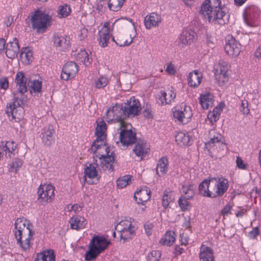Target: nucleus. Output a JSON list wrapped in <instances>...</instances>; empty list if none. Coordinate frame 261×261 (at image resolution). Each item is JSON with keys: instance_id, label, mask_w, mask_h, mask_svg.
Segmentation results:
<instances>
[{"instance_id": "obj_23", "label": "nucleus", "mask_w": 261, "mask_h": 261, "mask_svg": "<svg viewBox=\"0 0 261 261\" xmlns=\"http://www.w3.org/2000/svg\"><path fill=\"white\" fill-rule=\"evenodd\" d=\"M210 139L206 144L207 147L213 148L214 147H219L223 148L225 146V144L222 140V136L218 133H215V131L212 130L210 132Z\"/></svg>"}, {"instance_id": "obj_16", "label": "nucleus", "mask_w": 261, "mask_h": 261, "mask_svg": "<svg viewBox=\"0 0 261 261\" xmlns=\"http://www.w3.org/2000/svg\"><path fill=\"white\" fill-rule=\"evenodd\" d=\"M84 183L87 181L89 184H97L99 180L100 176L98 174L96 167L93 164H90L84 169Z\"/></svg>"}, {"instance_id": "obj_56", "label": "nucleus", "mask_w": 261, "mask_h": 261, "mask_svg": "<svg viewBox=\"0 0 261 261\" xmlns=\"http://www.w3.org/2000/svg\"><path fill=\"white\" fill-rule=\"evenodd\" d=\"M259 234V230L258 227L254 228L251 231L248 233V237L251 239H255L256 236Z\"/></svg>"}, {"instance_id": "obj_39", "label": "nucleus", "mask_w": 261, "mask_h": 261, "mask_svg": "<svg viewBox=\"0 0 261 261\" xmlns=\"http://www.w3.org/2000/svg\"><path fill=\"white\" fill-rule=\"evenodd\" d=\"M175 141L180 146H187L189 145L190 138L187 133L180 132L175 136Z\"/></svg>"}, {"instance_id": "obj_4", "label": "nucleus", "mask_w": 261, "mask_h": 261, "mask_svg": "<svg viewBox=\"0 0 261 261\" xmlns=\"http://www.w3.org/2000/svg\"><path fill=\"white\" fill-rule=\"evenodd\" d=\"M110 243V242L103 237L94 236L89 244V249L85 253V260L91 261L95 259L107 248Z\"/></svg>"}, {"instance_id": "obj_54", "label": "nucleus", "mask_w": 261, "mask_h": 261, "mask_svg": "<svg viewBox=\"0 0 261 261\" xmlns=\"http://www.w3.org/2000/svg\"><path fill=\"white\" fill-rule=\"evenodd\" d=\"M22 165V162L19 159H15L14 161L11 163V167L15 169V171H17V169L19 168Z\"/></svg>"}, {"instance_id": "obj_27", "label": "nucleus", "mask_w": 261, "mask_h": 261, "mask_svg": "<svg viewBox=\"0 0 261 261\" xmlns=\"http://www.w3.org/2000/svg\"><path fill=\"white\" fill-rule=\"evenodd\" d=\"M199 261H214L213 250L209 247L202 245L199 253Z\"/></svg>"}, {"instance_id": "obj_50", "label": "nucleus", "mask_w": 261, "mask_h": 261, "mask_svg": "<svg viewBox=\"0 0 261 261\" xmlns=\"http://www.w3.org/2000/svg\"><path fill=\"white\" fill-rule=\"evenodd\" d=\"M171 201L172 198L169 196L168 193L167 191H165L164 193L162 199V205L164 207L166 208Z\"/></svg>"}, {"instance_id": "obj_46", "label": "nucleus", "mask_w": 261, "mask_h": 261, "mask_svg": "<svg viewBox=\"0 0 261 261\" xmlns=\"http://www.w3.org/2000/svg\"><path fill=\"white\" fill-rule=\"evenodd\" d=\"M132 180V176L127 175L119 178L117 180V186L120 188H123L129 185Z\"/></svg>"}, {"instance_id": "obj_61", "label": "nucleus", "mask_w": 261, "mask_h": 261, "mask_svg": "<svg viewBox=\"0 0 261 261\" xmlns=\"http://www.w3.org/2000/svg\"><path fill=\"white\" fill-rule=\"evenodd\" d=\"M127 222H130L128 221H122L120 223H119L116 226V229L119 230L120 228H122L123 227H127L128 225H127Z\"/></svg>"}, {"instance_id": "obj_49", "label": "nucleus", "mask_w": 261, "mask_h": 261, "mask_svg": "<svg viewBox=\"0 0 261 261\" xmlns=\"http://www.w3.org/2000/svg\"><path fill=\"white\" fill-rule=\"evenodd\" d=\"M216 79L218 81L219 84L223 85L228 81V77L227 74L217 73L216 74Z\"/></svg>"}, {"instance_id": "obj_52", "label": "nucleus", "mask_w": 261, "mask_h": 261, "mask_svg": "<svg viewBox=\"0 0 261 261\" xmlns=\"http://www.w3.org/2000/svg\"><path fill=\"white\" fill-rule=\"evenodd\" d=\"M218 68L219 69H217V71L218 70H220L219 73L227 74L228 70V66L227 63L222 61L220 62Z\"/></svg>"}, {"instance_id": "obj_51", "label": "nucleus", "mask_w": 261, "mask_h": 261, "mask_svg": "<svg viewBox=\"0 0 261 261\" xmlns=\"http://www.w3.org/2000/svg\"><path fill=\"white\" fill-rule=\"evenodd\" d=\"M248 102L247 100H242L241 105L240 107V111L243 114L247 115L249 113L250 110L248 109Z\"/></svg>"}, {"instance_id": "obj_34", "label": "nucleus", "mask_w": 261, "mask_h": 261, "mask_svg": "<svg viewBox=\"0 0 261 261\" xmlns=\"http://www.w3.org/2000/svg\"><path fill=\"white\" fill-rule=\"evenodd\" d=\"M73 56L77 61L82 62L86 66L90 64L92 59L89 57L88 53L85 50L81 49L80 51L76 50L73 52Z\"/></svg>"}, {"instance_id": "obj_15", "label": "nucleus", "mask_w": 261, "mask_h": 261, "mask_svg": "<svg viewBox=\"0 0 261 261\" xmlns=\"http://www.w3.org/2000/svg\"><path fill=\"white\" fill-rule=\"evenodd\" d=\"M192 116L191 108L185 104L177 107L173 111V117L179 122L186 123Z\"/></svg>"}, {"instance_id": "obj_57", "label": "nucleus", "mask_w": 261, "mask_h": 261, "mask_svg": "<svg viewBox=\"0 0 261 261\" xmlns=\"http://www.w3.org/2000/svg\"><path fill=\"white\" fill-rule=\"evenodd\" d=\"M153 226L152 223L148 221L144 224L145 232L148 236H149L151 234V229Z\"/></svg>"}, {"instance_id": "obj_43", "label": "nucleus", "mask_w": 261, "mask_h": 261, "mask_svg": "<svg viewBox=\"0 0 261 261\" xmlns=\"http://www.w3.org/2000/svg\"><path fill=\"white\" fill-rule=\"evenodd\" d=\"M125 0H109L108 8L112 11H119L123 6Z\"/></svg>"}, {"instance_id": "obj_28", "label": "nucleus", "mask_w": 261, "mask_h": 261, "mask_svg": "<svg viewBox=\"0 0 261 261\" xmlns=\"http://www.w3.org/2000/svg\"><path fill=\"white\" fill-rule=\"evenodd\" d=\"M196 33L192 30H184L179 36L180 42L182 45L191 44L195 40Z\"/></svg>"}, {"instance_id": "obj_47", "label": "nucleus", "mask_w": 261, "mask_h": 261, "mask_svg": "<svg viewBox=\"0 0 261 261\" xmlns=\"http://www.w3.org/2000/svg\"><path fill=\"white\" fill-rule=\"evenodd\" d=\"M161 253L158 250H152L149 252L147 256V261H160Z\"/></svg>"}, {"instance_id": "obj_17", "label": "nucleus", "mask_w": 261, "mask_h": 261, "mask_svg": "<svg viewBox=\"0 0 261 261\" xmlns=\"http://www.w3.org/2000/svg\"><path fill=\"white\" fill-rule=\"evenodd\" d=\"M225 50L231 57H236L240 53L241 44L232 36H228L226 41Z\"/></svg>"}, {"instance_id": "obj_21", "label": "nucleus", "mask_w": 261, "mask_h": 261, "mask_svg": "<svg viewBox=\"0 0 261 261\" xmlns=\"http://www.w3.org/2000/svg\"><path fill=\"white\" fill-rule=\"evenodd\" d=\"M161 22V16L156 13H151L147 15L144 20L145 28L148 30L159 27Z\"/></svg>"}, {"instance_id": "obj_32", "label": "nucleus", "mask_w": 261, "mask_h": 261, "mask_svg": "<svg viewBox=\"0 0 261 261\" xmlns=\"http://www.w3.org/2000/svg\"><path fill=\"white\" fill-rule=\"evenodd\" d=\"M150 197L151 191L147 187H144L139 191H137L134 193V198L136 199H139V201H137L138 203L146 202Z\"/></svg>"}, {"instance_id": "obj_3", "label": "nucleus", "mask_w": 261, "mask_h": 261, "mask_svg": "<svg viewBox=\"0 0 261 261\" xmlns=\"http://www.w3.org/2000/svg\"><path fill=\"white\" fill-rule=\"evenodd\" d=\"M32 227L30 221L24 217L17 218L15 222V237L17 244L24 251H29L31 246V240L34 234Z\"/></svg>"}, {"instance_id": "obj_37", "label": "nucleus", "mask_w": 261, "mask_h": 261, "mask_svg": "<svg viewBox=\"0 0 261 261\" xmlns=\"http://www.w3.org/2000/svg\"><path fill=\"white\" fill-rule=\"evenodd\" d=\"M175 241V233L173 231H167L165 234L160 241L162 245L170 246L173 244Z\"/></svg>"}, {"instance_id": "obj_26", "label": "nucleus", "mask_w": 261, "mask_h": 261, "mask_svg": "<svg viewBox=\"0 0 261 261\" xmlns=\"http://www.w3.org/2000/svg\"><path fill=\"white\" fill-rule=\"evenodd\" d=\"M176 95V93L172 90H168L166 92L161 91L158 102L161 105L170 104L174 101Z\"/></svg>"}, {"instance_id": "obj_5", "label": "nucleus", "mask_w": 261, "mask_h": 261, "mask_svg": "<svg viewBox=\"0 0 261 261\" xmlns=\"http://www.w3.org/2000/svg\"><path fill=\"white\" fill-rule=\"evenodd\" d=\"M51 16L42 10H36L31 16L32 28L39 32H44L50 25Z\"/></svg>"}, {"instance_id": "obj_36", "label": "nucleus", "mask_w": 261, "mask_h": 261, "mask_svg": "<svg viewBox=\"0 0 261 261\" xmlns=\"http://www.w3.org/2000/svg\"><path fill=\"white\" fill-rule=\"evenodd\" d=\"M16 144L13 141H7L3 147V151L5 152L7 158H12L14 156L16 152Z\"/></svg>"}, {"instance_id": "obj_40", "label": "nucleus", "mask_w": 261, "mask_h": 261, "mask_svg": "<svg viewBox=\"0 0 261 261\" xmlns=\"http://www.w3.org/2000/svg\"><path fill=\"white\" fill-rule=\"evenodd\" d=\"M20 59L25 64H29L32 61V53L29 48L23 47L20 50Z\"/></svg>"}, {"instance_id": "obj_31", "label": "nucleus", "mask_w": 261, "mask_h": 261, "mask_svg": "<svg viewBox=\"0 0 261 261\" xmlns=\"http://www.w3.org/2000/svg\"><path fill=\"white\" fill-rule=\"evenodd\" d=\"M28 86L30 93L33 96H38L42 92V82L39 80H29Z\"/></svg>"}, {"instance_id": "obj_19", "label": "nucleus", "mask_w": 261, "mask_h": 261, "mask_svg": "<svg viewBox=\"0 0 261 261\" xmlns=\"http://www.w3.org/2000/svg\"><path fill=\"white\" fill-rule=\"evenodd\" d=\"M120 144L124 147L131 145L138 139L136 137V134L130 129L123 128L120 133Z\"/></svg>"}, {"instance_id": "obj_30", "label": "nucleus", "mask_w": 261, "mask_h": 261, "mask_svg": "<svg viewBox=\"0 0 261 261\" xmlns=\"http://www.w3.org/2000/svg\"><path fill=\"white\" fill-rule=\"evenodd\" d=\"M169 167L168 159L166 156H162L158 162L155 170L156 174L159 176L164 175L167 173Z\"/></svg>"}, {"instance_id": "obj_60", "label": "nucleus", "mask_w": 261, "mask_h": 261, "mask_svg": "<svg viewBox=\"0 0 261 261\" xmlns=\"http://www.w3.org/2000/svg\"><path fill=\"white\" fill-rule=\"evenodd\" d=\"M232 206L230 204H226L221 211V214L224 216H228L231 210Z\"/></svg>"}, {"instance_id": "obj_55", "label": "nucleus", "mask_w": 261, "mask_h": 261, "mask_svg": "<svg viewBox=\"0 0 261 261\" xmlns=\"http://www.w3.org/2000/svg\"><path fill=\"white\" fill-rule=\"evenodd\" d=\"M9 87V82L8 78L6 77H2L0 79V87L1 89L6 90Z\"/></svg>"}, {"instance_id": "obj_12", "label": "nucleus", "mask_w": 261, "mask_h": 261, "mask_svg": "<svg viewBox=\"0 0 261 261\" xmlns=\"http://www.w3.org/2000/svg\"><path fill=\"white\" fill-rule=\"evenodd\" d=\"M259 14V9L255 6H252L246 8L243 14L245 23L249 27L255 26L256 25L255 21Z\"/></svg>"}, {"instance_id": "obj_22", "label": "nucleus", "mask_w": 261, "mask_h": 261, "mask_svg": "<svg viewBox=\"0 0 261 261\" xmlns=\"http://www.w3.org/2000/svg\"><path fill=\"white\" fill-rule=\"evenodd\" d=\"M19 51L18 41L16 38H14L13 41H10L6 44L5 53L8 58L17 57Z\"/></svg>"}, {"instance_id": "obj_13", "label": "nucleus", "mask_w": 261, "mask_h": 261, "mask_svg": "<svg viewBox=\"0 0 261 261\" xmlns=\"http://www.w3.org/2000/svg\"><path fill=\"white\" fill-rule=\"evenodd\" d=\"M52 41L54 46L60 51H66L70 47V39L68 36L55 33L53 36Z\"/></svg>"}, {"instance_id": "obj_10", "label": "nucleus", "mask_w": 261, "mask_h": 261, "mask_svg": "<svg viewBox=\"0 0 261 261\" xmlns=\"http://www.w3.org/2000/svg\"><path fill=\"white\" fill-rule=\"evenodd\" d=\"M108 118L111 120H114L120 122L121 127H123V120L126 118L124 114V110L122 104H116L115 106L110 108L107 112Z\"/></svg>"}, {"instance_id": "obj_24", "label": "nucleus", "mask_w": 261, "mask_h": 261, "mask_svg": "<svg viewBox=\"0 0 261 261\" xmlns=\"http://www.w3.org/2000/svg\"><path fill=\"white\" fill-rule=\"evenodd\" d=\"M109 25L108 22H105L103 28L98 32L99 37L97 39L99 41V45L102 47L107 46L110 40V31Z\"/></svg>"}, {"instance_id": "obj_53", "label": "nucleus", "mask_w": 261, "mask_h": 261, "mask_svg": "<svg viewBox=\"0 0 261 261\" xmlns=\"http://www.w3.org/2000/svg\"><path fill=\"white\" fill-rule=\"evenodd\" d=\"M223 108L221 106L216 107L213 110V117L215 121L219 119V115L222 111Z\"/></svg>"}, {"instance_id": "obj_20", "label": "nucleus", "mask_w": 261, "mask_h": 261, "mask_svg": "<svg viewBox=\"0 0 261 261\" xmlns=\"http://www.w3.org/2000/svg\"><path fill=\"white\" fill-rule=\"evenodd\" d=\"M136 145L133 149V152L142 160L149 152L150 149L146 141L141 139H138L136 142Z\"/></svg>"}, {"instance_id": "obj_38", "label": "nucleus", "mask_w": 261, "mask_h": 261, "mask_svg": "<svg viewBox=\"0 0 261 261\" xmlns=\"http://www.w3.org/2000/svg\"><path fill=\"white\" fill-rule=\"evenodd\" d=\"M127 227H123L119 230L121 233V238L124 240L131 238V236L135 231V227L130 222H127Z\"/></svg>"}, {"instance_id": "obj_14", "label": "nucleus", "mask_w": 261, "mask_h": 261, "mask_svg": "<svg viewBox=\"0 0 261 261\" xmlns=\"http://www.w3.org/2000/svg\"><path fill=\"white\" fill-rule=\"evenodd\" d=\"M40 138L46 146H50L55 142V130L51 124L44 126L41 130Z\"/></svg>"}, {"instance_id": "obj_62", "label": "nucleus", "mask_w": 261, "mask_h": 261, "mask_svg": "<svg viewBox=\"0 0 261 261\" xmlns=\"http://www.w3.org/2000/svg\"><path fill=\"white\" fill-rule=\"evenodd\" d=\"M82 206L79 205L78 204H74L72 205L70 207V209L69 210V211H73L74 213H77L82 210Z\"/></svg>"}, {"instance_id": "obj_1", "label": "nucleus", "mask_w": 261, "mask_h": 261, "mask_svg": "<svg viewBox=\"0 0 261 261\" xmlns=\"http://www.w3.org/2000/svg\"><path fill=\"white\" fill-rule=\"evenodd\" d=\"M27 79L22 71L17 73L15 79L16 90L13 92V101L7 105L6 113L9 119H20L23 116V108L21 107L27 101L24 93L27 91Z\"/></svg>"}, {"instance_id": "obj_41", "label": "nucleus", "mask_w": 261, "mask_h": 261, "mask_svg": "<svg viewBox=\"0 0 261 261\" xmlns=\"http://www.w3.org/2000/svg\"><path fill=\"white\" fill-rule=\"evenodd\" d=\"M199 99L203 109H208L209 106L212 104V96L208 93L201 94Z\"/></svg>"}, {"instance_id": "obj_42", "label": "nucleus", "mask_w": 261, "mask_h": 261, "mask_svg": "<svg viewBox=\"0 0 261 261\" xmlns=\"http://www.w3.org/2000/svg\"><path fill=\"white\" fill-rule=\"evenodd\" d=\"M195 187L192 185L182 186L181 190L185 194L183 196L189 199H192L195 195Z\"/></svg>"}, {"instance_id": "obj_63", "label": "nucleus", "mask_w": 261, "mask_h": 261, "mask_svg": "<svg viewBox=\"0 0 261 261\" xmlns=\"http://www.w3.org/2000/svg\"><path fill=\"white\" fill-rule=\"evenodd\" d=\"M166 71L170 74H173L175 73V69L174 66L172 64H169L166 68Z\"/></svg>"}, {"instance_id": "obj_6", "label": "nucleus", "mask_w": 261, "mask_h": 261, "mask_svg": "<svg viewBox=\"0 0 261 261\" xmlns=\"http://www.w3.org/2000/svg\"><path fill=\"white\" fill-rule=\"evenodd\" d=\"M105 143V147L99 148L95 153H93L100 161V166L104 170H113V163L114 162V153L113 148L110 146L106 147Z\"/></svg>"}, {"instance_id": "obj_7", "label": "nucleus", "mask_w": 261, "mask_h": 261, "mask_svg": "<svg viewBox=\"0 0 261 261\" xmlns=\"http://www.w3.org/2000/svg\"><path fill=\"white\" fill-rule=\"evenodd\" d=\"M97 122L95 129V135L96 139L93 142L91 148L89 149L90 153H95L97 150L101 147H105V141H106V135L105 132L107 130V124L103 121Z\"/></svg>"}, {"instance_id": "obj_11", "label": "nucleus", "mask_w": 261, "mask_h": 261, "mask_svg": "<svg viewBox=\"0 0 261 261\" xmlns=\"http://www.w3.org/2000/svg\"><path fill=\"white\" fill-rule=\"evenodd\" d=\"M55 187L51 185H40L38 189V200L41 201L51 202L55 197Z\"/></svg>"}, {"instance_id": "obj_64", "label": "nucleus", "mask_w": 261, "mask_h": 261, "mask_svg": "<svg viewBox=\"0 0 261 261\" xmlns=\"http://www.w3.org/2000/svg\"><path fill=\"white\" fill-rule=\"evenodd\" d=\"M6 41L4 38H0V54L6 49Z\"/></svg>"}, {"instance_id": "obj_29", "label": "nucleus", "mask_w": 261, "mask_h": 261, "mask_svg": "<svg viewBox=\"0 0 261 261\" xmlns=\"http://www.w3.org/2000/svg\"><path fill=\"white\" fill-rule=\"evenodd\" d=\"M202 75L199 71L195 70L190 72L188 76V83L189 86L196 88L201 83Z\"/></svg>"}, {"instance_id": "obj_33", "label": "nucleus", "mask_w": 261, "mask_h": 261, "mask_svg": "<svg viewBox=\"0 0 261 261\" xmlns=\"http://www.w3.org/2000/svg\"><path fill=\"white\" fill-rule=\"evenodd\" d=\"M86 219L83 217L75 216L70 219L69 223L72 229L79 230L85 227L86 224Z\"/></svg>"}, {"instance_id": "obj_35", "label": "nucleus", "mask_w": 261, "mask_h": 261, "mask_svg": "<svg viewBox=\"0 0 261 261\" xmlns=\"http://www.w3.org/2000/svg\"><path fill=\"white\" fill-rule=\"evenodd\" d=\"M35 261H55L54 251L50 249L37 253Z\"/></svg>"}, {"instance_id": "obj_45", "label": "nucleus", "mask_w": 261, "mask_h": 261, "mask_svg": "<svg viewBox=\"0 0 261 261\" xmlns=\"http://www.w3.org/2000/svg\"><path fill=\"white\" fill-rule=\"evenodd\" d=\"M108 83V79L106 76L101 75L99 78L95 80L94 86L96 89H102L106 87Z\"/></svg>"}, {"instance_id": "obj_59", "label": "nucleus", "mask_w": 261, "mask_h": 261, "mask_svg": "<svg viewBox=\"0 0 261 261\" xmlns=\"http://www.w3.org/2000/svg\"><path fill=\"white\" fill-rule=\"evenodd\" d=\"M237 166L241 169H245L246 168V165L243 162L242 159L238 156L236 159Z\"/></svg>"}, {"instance_id": "obj_18", "label": "nucleus", "mask_w": 261, "mask_h": 261, "mask_svg": "<svg viewBox=\"0 0 261 261\" xmlns=\"http://www.w3.org/2000/svg\"><path fill=\"white\" fill-rule=\"evenodd\" d=\"M78 71L77 65L75 62L72 61L67 62L62 68L61 74V79L65 81L73 79Z\"/></svg>"}, {"instance_id": "obj_58", "label": "nucleus", "mask_w": 261, "mask_h": 261, "mask_svg": "<svg viewBox=\"0 0 261 261\" xmlns=\"http://www.w3.org/2000/svg\"><path fill=\"white\" fill-rule=\"evenodd\" d=\"M133 42V38H130V40L129 41H128L127 40H124V39L122 40H119L118 39V42H116V43L121 46H128L129 45L132 43Z\"/></svg>"}, {"instance_id": "obj_44", "label": "nucleus", "mask_w": 261, "mask_h": 261, "mask_svg": "<svg viewBox=\"0 0 261 261\" xmlns=\"http://www.w3.org/2000/svg\"><path fill=\"white\" fill-rule=\"evenodd\" d=\"M71 12V8L67 4L60 5L58 7V14L60 18H64L70 15Z\"/></svg>"}, {"instance_id": "obj_8", "label": "nucleus", "mask_w": 261, "mask_h": 261, "mask_svg": "<svg viewBox=\"0 0 261 261\" xmlns=\"http://www.w3.org/2000/svg\"><path fill=\"white\" fill-rule=\"evenodd\" d=\"M211 185L214 198L222 196L227 191L229 187L228 180L223 177H212Z\"/></svg>"}, {"instance_id": "obj_25", "label": "nucleus", "mask_w": 261, "mask_h": 261, "mask_svg": "<svg viewBox=\"0 0 261 261\" xmlns=\"http://www.w3.org/2000/svg\"><path fill=\"white\" fill-rule=\"evenodd\" d=\"M199 193L203 196L214 198L211 178L205 179L201 182L198 187Z\"/></svg>"}, {"instance_id": "obj_2", "label": "nucleus", "mask_w": 261, "mask_h": 261, "mask_svg": "<svg viewBox=\"0 0 261 261\" xmlns=\"http://www.w3.org/2000/svg\"><path fill=\"white\" fill-rule=\"evenodd\" d=\"M199 14L209 22L220 25L227 23L229 18L227 8L221 4V0H205Z\"/></svg>"}, {"instance_id": "obj_9", "label": "nucleus", "mask_w": 261, "mask_h": 261, "mask_svg": "<svg viewBox=\"0 0 261 261\" xmlns=\"http://www.w3.org/2000/svg\"><path fill=\"white\" fill-rule=\"evenodd\" d=\"M122 104L124 110V114L127 118L138 115L141 110L140 101L134 96Z\"/></svg>"}, {"instance_id": "obj_48", "label": "nucleus", "mask_w": 261, "mask_h": 261, "mask_svg": "<svg viewBox=\"0 0 261 261\" xmlns=\"http://www.w3.org/2000/svg\"><path fill=\"white\" fill-rule=\"evenodd\" d=\"M188 199L184 196H181L178 200L179 206L182 211L188 210L190 207V203L188 201Z\"/></svg>"}]
</instances>
